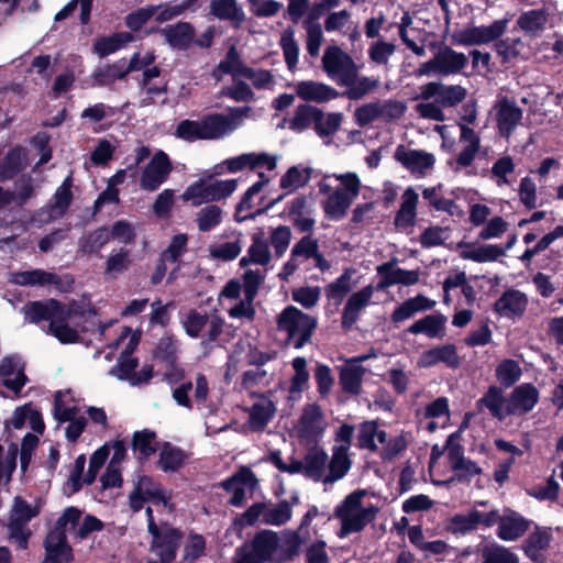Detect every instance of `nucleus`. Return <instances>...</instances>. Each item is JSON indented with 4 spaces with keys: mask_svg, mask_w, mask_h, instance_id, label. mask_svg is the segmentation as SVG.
Returning a JSON list of instances; mask_svg holds the SVG:
<instances>
[{
    "mask_svg": "<svg viewBox=\"0 0 563 563\" xmlns=\"http://www.w3.org/2000/svg\"><path fill=\"white\" fill-rule=\"evenodd\" d=\"M467 96V90L461 85H444L440 81H430L421 87V91L415 100H430L432 102H420L415 107V111L422 119L437 122L445 121L443 108H454Z\"/></svg>",
    "mask_w": 563,
    "mask_h": 563,
    "instance_id": "nucleus-1",
    "label": "nucleus"
},
{
    "mask_svg": "<svg viewBox=\"0 0 563 563\" xmlns=\"http://www.w3.org/2000/svg\"><path fill=\"white\" fill-rule=\"evenodd\" d=\"M365 496L364 489H356L335 507L334 516L341 520L339 538L342 539L351 533L363 531L376 518L379 510L376 506L371 505L366 508L362 506V499Z\"/></svg>",
    "mask_w": 563,
    "mask_h": 563,
    "instance_id": "nucleus-2",
    "label": "nucleus"
},
{
    "mask_svg": "<svg viewBox=\"0 0 563 563\" xmlns=\"http://www.w3.org/2000/svg\"><path fill=\"white\" fill-rule=\"evenodd\" d=\"M278 331L286 332V343L296 350L303 347L317 328V319L295 306H287L277 317Z\"/></svg>",
    "mask_w": 563,
    "mask_h": 563,
    "instance_id": "nucleus-3",
    "label": "nucleus"
},
{
    "mask_svg": "<svg viewBox=\"0 0 563 563\" xmlns=\"http://www.w3.org/2000/svg\"><path fill=\"white\" fill-rule=\"evenodd\" d=\"M150 534V551L158 556V560H148L146 563H173L184 539V532L168 522H162L159 528Z\"/></svg>",
    "mask_w": 563,
    "mask_h": 563,
    "instance_id": "nucleus-4",
    "label": "nucleus"
},
{
    "mask_svg": "<svg viewBox=\"0 0 563 563\" xmlns=\"http://www.w3.org/2000/svg\"><path fill=\"white\" fill-rule=\"evenodd\" d=\"M279 538L275 531L261 530L251 541V549L244 544L236 550L234 563H269L273 554L278 550Z\"/></svg>",
    "mask_w": 563,
    "mask_h": 563,
    "instance_id": "nucleus-5",
    "label": "nucleus"
},
{
    "mask_svg": "<svg viewBox=\"0 0 563 563\" xmlns=\"http://www.w3.org/2000/svg\"><path fill=\"white\" fill-rule=\"evenodd\" d=\"M236 187V179L216 180L209 184L199 179L189 185L181 197L184 201H191L192 206H199L203 202L225 199L234 192Z\"/></svg>",
    "mask_w": 563,
    "mask_h": 563,
    "instance_id": "nucleus-6",
    "label": "nucleus"
},
{
    "mask_svg": "<svg viewBox=\"0 0 563 563\" xmlns=\"http://www.w3.org/2000/svg\"><path fill=\"white\" fill-rule=\"evenodd\" d=\"M170 496V493L167 494L163 486L155 482L153 477L142 475L129 495V504L133 512H139L143 509L146 501L161 503L167 506Z\"/></svg>",
    "mask_w": 563,
    "mask_h": 563,
    "instance_id": "nucleus-7",
    "label": "nucleus"
},
{
    "mask_svg": "<svg viewBox=\"0 0 563 563\" xmlns=\"http://www.w3.org/2000/svg\"><path fill=\"white\" fill-rule=\"evenodd\" d=\"M507 20H495L490 25L471 26L455 31L452 41L464 46L483 45L498 40L507 29Z\"/></svg>",
    "mask_w": 563,
    "mask_h": 563,
    "instance_id": "nucleus-8",
    "label": "nucleus"
},
{
    "mask_svg": "<svg viewBox=\"0 0 563 563\" xmlns=\"http://www.w3.org/2000/svg\"><path fill=\"white\" fill-rule=\"evenodd\" d=\"M494 109L498 134L508 140L520 124L523 111L516 100L507 96L500 97L496 101Z\"/></svg>",
    "mask_w": 563,
    "mask_h": 563,
    "instance_id": "nucleus-9",
    "label": "nucleus"
},
{
    "mask_svg": "<svg viewBox=\"0 0 563 563\" xmlns=\"http://www.w3.org/2000/svg\"><path fill=\"white\" fill-rule=\"evenodd\" d=\"M173 169L168 155L158 151L153 155L146 167L144 168L140 187L146 191H155L167 179Z\"/></svg>",
    "mask_w": 563,
    "mask_h": 563,
    "instance_id": "nucleus-10",
    "label": "nucleus"
},
{
    "mask_svg": "<svg viewBox=\"0 0 563 563\" xmlns=\"http://www.w3.org/2000/svg\"><path fill=\"white\" fill-rule=\"evenodd\" d=\"M0 379L2 385L19 395L29 382L25 375V363L18 354L7 355L0 362Z\"/></svg>",
    "mask_w": 563,
    "mask_h": 563,
    "instance_id": "nucleus-11",
    "label": "nucleus"
},
{
    "mask_svg": "<svg viewBox=\"0 0 563 563\" xmlns=\"http://www.w3.org/2000/svg\"><path fill=\"white\" fill-rule=\"evenodd\" d=\"M67 306L62 301L51 298L46 300L30 301L23 307L25 320L30 323L48 321L56 323L62 321V313Z\"/></svg>",
    "mask_w": 563,
    "mask_h": 563,
    "instance_id": "nucleus-12",
    "label": "nucleus"
},
{
    "mask_svg": "<svg viewBox=\"0 0 563 563\" xmlns=\"http://www.w3.org/2000/svg\"><path fill=\"white\" fill-rule=\"evenodd\" d=\"M323 412L318 404L305 406L298 420L297 435L300 442H316L322 435L324 427L321 426Z\"/></svg>",
    "mask_w": 563,
    "mask_h": 563,
    "instance_id": "nucleus-13",
    "label": "nucleus"
},
{
    "mask_svg": "<svg viewBox=\"0 0 563 563\" xmlns=\"http://www.w3.org/2000/svg\"><path fill=\"white\" fill-rule=\"evenodd\" d=\"M373 294L374 287L367 285L349 297L341 316V328L345 332L357 322L361 312L369 305Z\"/></svg>",
    "mask_w": 563,
    "mask_h": 563,
    "instance_id": "nucleus-14",
    "label": "nucleus"
},
{
    "mask_svg": "<svg viewBox=\"0 0 563 563\" xmlns=\"http://www.w3.org/2000/svg\"><path fill=\"white\" fill-rule=\"evenodd\" d=\"M529 300L525 292L518 289H507L494 302L493 310L500 317L516 319L523 316Z\"/></svg>",
    "mask_w": 563,
    "mask_h": 563,
    "instance_id": "nucleus-15",
    "label": "nucleus"
},
{
    "mask_svg": "<svg viewBox=\"0 0 563 563\" xmlns=\"http://www.w3.org/2000/svg\"><path fill=\"white\" fill-rule=\"evenodd\" d=\"M136 68L134 60L126 62L125 58H120L112 64L97 67L91 78L95 86L106 87L124 79L130 73L136 71Z\"/></svg>",
    "mask_w": 563,
    "mask_h": 563,
    "instance_id": "nucleus-16",
    "label": "nucleus"
},
{
    "mask_svg": "<svg viewBox=\"0 0 563 563\" xmlns=\"http://www.w3.org/2000/svg\"><path fill=\"white\" fill-rule=\"evenodd\" d=\"M531 520L525 518L516 510L507 509V514L500 515L497 528V537L503 541H515L526 534L531 526Z\"/></svg>",
    "mask_w": 563,
    "mask_h": 563,
    "instance_id": "nucleus-17",
    "label": "nucleus"
},
{
    "mask_svg": "<svg viewBox=\"0 0 563 563\" xmlns=\"http://www.w3.org/2000/svg\"><path fill=\"white\" fill-rule=\"evenodd\" d=\"M539 391L531 383H526L517 386L510 394L508 404L506 406V413H528L538 404Z\"/></svg>",
    "mask_w": 563,
    "mask_h": 563,
    "instance_id": "nucleus-18",
    "label": "nucleus"
},
{
    "mask_svg": "<svg viewBox=\"0 0 563 563\" xmlns=\"http://www.w3.org/2000/svg\"><path fill=\"white\" fill-rule=\"evenodd\" d=\"M439 363H443L446 367L452 369L461 365V358L454 344L446 343L431 347L422 352L419 358V366L421 367H433Z\"/></svg>",
    "mask_w": 563,
    "mask_h": 563,
    "instance_id": "nucleus-19",
    "label": "nucleus"
},
{
    "mask_svg": "<svg viewBox=\"0 0 563 563\" xmlns=\"http://www.w3.org/2000/svg\"><path fill=\"white\" fill-rule=\"evenodd\" d=\"M395 159L412 174L420 175H424V172L431 169L435 163L433 154L420 150L406 151L404 145L397 147Z\"/></svg>",
    "mask_w": 563,
    "mask_h": 563,
    "instance_id": "nucleus-20",
    "label": "nucleus"
},
{
    "mask_svg": "<svg viewBox=\"0 0 563 563\" xmlns=\"http://www.w3.org/2000/svg\"><path fill=\"white\" fill-rule=\"evenodd\" d=\"M45 556L42 563H71L74 561V550L68 542L67 537L46 534L43 541Z\"/></svg>",
    "mask_w": 563,
    "mask_h": 563,
    "instance_id": "nucleus-21",
    "label": "nucleus"
},
{
    "mask_svg": "<svg viewBox=\"0 0 563 563\" xmlns=\"http://www.w3.org/2000/svg\"><path fill=\"white\" fill-rule=\"evenodd\" d=\"M9 283L18 286L44 287L53 285L59 289L62 286V278L55 273H51L42 268H34L30 271H19L11 273Z\"/></svg>",
    "mask_w": 563,
    "mask_h": 563,
    "instance_id": "nucleus-22",
    "label": "nucleus"
},
{
    "mask_svg": "<svg viewBox=\"0 0 563 563\" xmlns=\"http://www.w3.org/2000/svg\"><path fill=\"white\" fill-rule=\"evenodd\" d=\"M295 89L296 95L306 102L324 103L340 97V91L320 81H299Z\"/></svg>",
    "mask_w": 563,
    "mask_h": 563,
    "instance_id": "nucleus-23",
    "label": "nucleus"
},
{
    "mask_svg": "<svg viewBox=\"0 0 563 563\" xmlns=\"http://www.w3.org/2000/svg\"><path fill=\"white\" fill-rule=\"evenodd\" d=\"M159 446L161 443L154 430L143 429L135 431L132 435L131 449L141 465L145 464Z\"/></svg>",
    "mask_w": 563,
    "mask_h": 563,
    "instance_id": "nucleus-24",
    "label": "nucleus"
},
{
    "mask_svg": "<svg viewBox=\"0 0 563 563\" xmlns=\"http://www.w3.org/2000/svg\"><path fill=\"white\" fill-rule=\"evenodd\" d=\"M551 540V532L537 526L522 544L525 555L533 563H545L547 558L543 552L550 547Z\"/></svg>",
    "mask_w": 563,
    "mask_h": 563,
    "instance_id": "nucleus-25",
    "label": "nucleus"
},
{
    "mask_svg": "<svg viewBox=\"0 0 563 563\" xmlns=\"http://www.w3.org/2000/svg\"><path fill=\"white\" fill-rule=\"evenodd\" d=\"M203 140H218L232 132L236 126L232 118L222 113H208L200 119Z\"/></svg>",
    "mask_w": 563,
    "mask_h": 563,
    "instance_id": "nucleus-26",
    "label": "nucleus"
},
{
    "mask_svg": "<svg viewBox=\"0 0 563 563\" xmlns=\"http://www.w3.org/2000/svg\"><path fill=\"white\" fill-rule=\"evenodd\" d=\"M210 14L221 21H230L234 29H240L245 21V13L236 0H211Z\"/></svg>",
    "mask_w": 563,
    "mask_h": 563,
    "instance_id": "nucleus-27",
    "label": "nucleus"
},
{
    "mask_svg": "<svg viewBox=\"0 0 563 563\" xmlns=\"http://www.w3.org/2000/svg\"><path fill=\"white\" fill-rule=\"evenodd\" d=\"M158 450L159 455L156 466L165 473L178 472L188 459L187 453L181 448L167 441H164Z\"/></svg>",
    "mask_w": 563,
    "mask_h": 563,
    "instance_id": "nucleus-28",
    "label": "nucleus"
},
{
    "mask_svg": "<svg viewBox=\"0 0 563 563\" xmlns=\"http://www.w3.org/2000/svg\"><path fill=\"white\" fill-rule=\"evenodd\" d=\"M418 200V194L413 188L409 187L404 191L402 202L394 219L396 228L407 229L415 225Z\"/></svg>",
    "mask_w": 563,
    "mask_h": 563,
    "instance_id": "nucleus-29",
    "label": "nucleus"
},
{
    "mask_svg": "<svg viewBox=\"0 0 563 563\" xmlns=\"http://www.w3.org/2000/svg\"><path fill=\"white\" fill-rule=\"evenodd\" d=\"M549 12L544 9H532L522 12L517 19V26L530 36H537L545 30Z\"/></svg>",
    "mask_w": 563,
    "mask_h": 563,
    "instance_id": "nucleus-30",
    "label": "nucleus"
},
{
    "mask_svg": "<svg viewBox=\"0 0 563 563\" xmlns=\"http://www.w3.org/2000/svg\"><path fill=\"white\" fill-rule=\"evenodd\" d=\"M446 317L442 313L428 314L412 323L407 331L411 334L424 333L429 338H443Z\"/></svg>",
    "mask_w": 563,
    "mask_h": 563,
    "instance_id": "nucleus-31",
    "label": "nucleus"
},
{
    "mask_svg": "<svg viewBox=\"0 0 563 563\" xmlns=\"http://www.w3.org/2000/svg\"><path fill=\"white\" fill-rule=\"evenodd\" d=\"M347 452L346 445L333 448L332 457L328 466L329 472L323 478L324 484L334 483L346 475L352 465Z\"/></svg>",
    "mask_w": 563,
    "mask_h": 563,
    "instance_id": "nucleus-32",
    "label": "nucleus"
},
{
    "mask_svg": "<svg viewBox=\"0 0 563 563\" xmlns=\"http://www.w3.org/2000/svg\"><path fill=\"white\" fill-rule=\"evenodd\" d=\"M322 115V110L309 103H300L295 110V114L289 121L288 128L294 132H303L311 126H316V122Z\"/></svg>",
    "mask_w": 563,
    "mask_h": 563,
    "instance_id": "nucleus-33",
    "label": "nucleus"
},
{
    "mask_svg": "<svg viewBox=\"0 0 563 563\" xmlns=\"http://www.w3.org/2000/svg\"><path fill=\"white\" fill-rule=\"evenodd\" d=\"M505 397L503 390L498 386H489L486 393L476 401V408L482 411L483 408H487L490 415L497 420H504L508 413L506 408L504 409Z\"/></svg>",
    "mask_w": 563,
    "mask_h": 563,
    "instance_id": "nucleus-34",
    "label": "nucleus"
},
{
    "mask_svg": "<svg viewBox=\"0 0 563 563\" xmlns=\"http://www.w3.org/2000/svg\"><path fill=\"white\" fill-rule=\"evenodd\" d=\"M366 368L362 365L350 364L340 369L339 383L344 393L358 396L362 391L363 377Z\"/></svg>",
    "mask_w": 563,
    "mask_h": 563,
    "instance_id": "nucleus-35",
    "label": "nucleus"
},
{
    "mask_svg": "<svg viewBox=\"0 0 563 563\" xmlns=\"http://www.w3.org/2000/svg\"><path fill=\"white\" fill-rule=\"evenodd\" d=\"M439 65V74L448 76L459 74L467 64V57L464 53H457L449 46L440 49L435 54Z\"/></svg>",
    "mask_w": 563,
    "mask_h": 563,
    "instance_id": "nucleus-36",
    "label": "nucleus"
},
{
    "mask_svg": "<svg viewBox=\"0 0 563 563\" xmlns=\"http://www.w3.org/2000/svg\"><path fill=\"white\" fill-rule=\"evenodd\" d=\"M73 178L67 176L62 185L56 189L47 209L53 218H62L69 209L73 202Z\"/></svg>",
    "mask_w": 563,
    "mask_h": 563,
    "instance_id": "nucleus-37",
    "label": "nucleus"
},
{
    "mask_svg": "<svg viewBox=\"0 0 563 563\" xmlns=\"http://www.w3.org/2000/svg\"><path fill=\"white\" fill-rule=\"evenodd\" d=\"M328 454L321 448L313 446L303 457L305 476L313 482L323 481Z\"/></svg>",
    "mask_w": 563,
    "mask_h": 563,
    "instance_id": "nucleus-38",
    "label": "nucleus"
},
{
    "mask_svg": "<svg viewBox=\"0 0 563 563\" xmlns=\"http://www.w3.org/2000/svg\"><path fill=\"white\" fill-rule=\"evenodd\" d=\"M167 43L178 49H187L194 40L195 29L189 22H178L164 29Z\"/></svg>",
    "mask_w": 563,
    "mask_h": 563,
    "instance_id": "nucleus-39",
    "label": "nucleus"
},
{
    "mask_svg": "<svg viewBox=\"0 0 563 563\" xmlns=\"http://www.w3.org/2000/svg\"><path fill=\"white\" fill-rule=\"evenodd\" d=\"M24 148L14 146L8 151L0 164V181L11 180L24 168Z\"/></svg>",
    "mask_w": 563,
    "mask_h": 563,
    "instance_id": "nucleus-40",
    "label": "nucleus"
},
{
    "mask_svg": "<svg viewBox=\"0 0 563 563\" xmlns=\"http://www.w3.org/2000/svg\"><path fill=\"white\" fill-rule=\"evenodd\" d=\"M354 199L341 188H336L329 195L324 202V213L329 219L340 220L345 217L347 209Z\"/></svg>",
    "mask_w": 563,
    "mask_h": 563,
    "instance_id": "nucleus-41",
    "label": "nucleus"
},
{
    "mask_svg": "<svg viewBox=\"0 0 563 563\" xmlns=\"http://www.w3.org/2000/svg\"><path fill=\"white\" fill-rule=\"evenodd\" d=\"M73 316V310L66 307L62 313V321L48 323V333L55 336L63 344H74L79 342L80 335L76 329L68 324V320Z\"/></svg>",
    "mask_w": 563,
    "mask_h": 563,
    "instance_id": "nucleus-42",
    "label": "nucleus"
},
{
    "mask_svg": "<svg viewBox=\"0 0 563 563\" xmlns=\"http://www.w3.org/2000/svg\"><path fill=\"white\" fill-rule=\"evenodd\" d=\"M217 69L225 75L252 77L253 68L243 64L235 45L229 47L225 58L218 64Z\"/></svg>",
    "mask_w": 563,
    "mask_h": 563,
    "instance_id": "nucleus-43",
    "label": "nucleus"
},
{
    "mask_svg": "<svg viewBox=\"0 0 563 563\" xmlns=\"http://www.w3.org/2000/svg\"><path fill=\"white\" fill-rule=\"evenodd\" d=\"M132 40L133 35L129 32H118L110 36H102L95 41L93 52L100 57H106L115 53Z\"/></svg>",
    "mask_w": 563,
    "mask_h": 563,
    "instance_id": "nucleus-44",
    "label": "nucleus"
},
{
    "mask_svg": "<svg viewBox=\"0 0 563 563\" xmlns=\"http://www.w3.org/2000/svg\"><path fill=\"white\" fill-rule=\"evenodd\" d=\"M353 65V58L343 52L339 46H329L322 57V66L324 71L334 77L346 65Z\"/></svg>",
    "mask_w": 563,
    "mask_h": 563,
    "instance_id": "nucleus-45",
    "label": "nucleus"
},
{
    "mask_svg": "<svg viewBox=\"0 0 563 563\" xmlns=\"http://www.w3.org/2000/svg\"><path fill=\"white\" fill-rule=\"evenodd\" d=\"M353 268H345L344 272L332 283H330L324 291L329 300H332L335 306H339L344 297L351 291Z\"/></svg>",
    "mask_w": 563,
    "mask_h": 563,
    "instance_id": "nucleus-46",
    "label": "nucleus"
},
{
    "mask_svg": "<svg viewBox=\"0 0 563 563\" xmlns=\"http://www.w3.org/2000/svg\"><path fill=\"white\" fill-rule=\"evenodd\" d=\"M258 485V479L256 478L254 472L247 466H241L236 473L232 476L228 477L223 482H221L220 486L227 493H234V489H239V487L246 486L251 490H254Z\"/></svg>",
    "mask_w": 563,
    "mask_h": 563,
    "instance_id": "nucleus-47",
    "label": "nucleus"
},
{
    "mask_svg": "<svg viewBox=\"0 0 563 563\" xmlns=\"http://www.w3.org/2000/svg\"><path fill=\"white\" fill-rule=\"evenodd\" d=\"M311 174L312 168L310 167L300 169L298 166H291L282 176L279 186L282 189L292 192L298 188L305 187L309 183Z\"/></svg>",
    "mask_w": 563,
    "mask_h": 563,
    "instance_id": "nucleus-48",
    "label": "nucleus"
},
{
    "mask_svg": "<svg viewBox=\"0 0 563 563\" xmlns=\"http://www.w3.org/2000/svg\"><path fill=\"white\" fill-rule=\"evenodd\" d=\"M153 357L162 363H165L167 368H174L178 356H177V344L173 336H162L154 351Z\"/></svg>",
    "mask_w": 563,
    "mask_h": 563,
    "instance_id": "nucleus-49",
    "label": "nucleus"
},
{
    "mask_svg": "<svg viewBox=\"0 0 563 563\" xmlns=\"http://www.w3.org/2000/svg\"><path fill=\"white\" fill-rule=\"evenodd\" d=\"M495 375L504 388H509L520 379L522 371L517 361L506 358L497 365Z\"/></svg>",
    "mask_w": 563,
    "mask_h": 563,
    "instance_id": "nucleus-50",
    "label": "nucleus"
},
{
    "mask_svg": "<svg viewBox=\"0 0 563 563\" xmlns=\"http://www.w3.org/2000/svg\"><path fill=\"white\" fill-rule=\"evenodd\" d=\"M247 253L253 264L265 266L271 260L269 244L264 239V232L261 230L252 235V244L250 245Z\"/></svg>",
    "mask_w": 563,
    "mask_h": 563,
    "instance_id": "nucleus-51",
    "label": "nucleus"
},
{
    "mask_svg": "<svg viewBox=\"0 0 563 563\" xmlns=\"http://www.w3.org/2000/svg\"><path fill=\"white\" fill-rule=\"evenodd\" d=\"M482 563H519V556L510 549L494 543L482 550Z\"/></svg>",
    "mask_w": 563,
    "mask_h": 563,
    "instance_id": "nucleus-52",
    "label": "nucleus"
},
{
    "mask_svg": "<svg viewBox=\"0 0 563 563\" xmlns=\"http://www.w3.org/2000/svg\"><path fill=\"white\" fill-rule=\"evenodd\" d=\"M275 406L269 400L266 405L255 402L251 407L249 422L254 431L263 430L275 415Z\"/></svg>",
    "mask_w": 563,
    "mask_h": 563,
    "instance_id": "nucleus-53",
    "label": "nucleus"
},
{
    "mask_svg": "<svg viewBox=\"0 0 563 563\" xmlns=\"http://www.w3.org/2000/svg\"><path fill=\"white\" fill-rule=\"evenodd\" d=\"M461 256L476 263L495 262L504 256V250L497 244L481 245L471 251H463Z\"/></svg>",
    "mask_w": 563,
    "mask_h": 563,
    "instance_id": "nucleus-54",
    "label": "nucleus"
},
{
    "mask_svg": "<svg viewBox=\"0 0 563 563\" xmlns=\"http://www.w3.org/2000/svg\"><path fill=\"white\" fill-rule=\"evenodd\" d=\"M111 240L109 229L100 227L80 239V249L84 253H98Z\"/></svg>",
    "mask_w": 563,
    "mask_h": 563,
    "instance_id": "nucleus-55",
    "label": "nucleus"
},
{
    "mask_svg": "<svg viewBox=\"0 0 563 563\" xmlns=\"http://www.w3.org/2000/svg\"><path fill=\"white\" fill-rule=\"evenodd\" d=\"M396 260L385 262L377 266L376 272L379 276L375 289L378 291L385 290L394 285L400 284V267H395Z\"/></svg>",
    "mask_w": 563,
    "mask_h": 563,
    "instance_id": "nucleus-56",
    "label": "nucleus"
},
{
    "mask_svg": "<svg viewBox=\"0 0 563 563\" xmlns=\"http://www.w3.org/2000/svg\"><path fill=\"white\" fill-rule=\"evenodd\" d=\"M139 366V358L133 356L119 355L117 364L111 367L110 375L115 376L120 380H126L132 385L136 368Z\"/></svg>",
    "mask_w": 563,
    "mask_h": 563,
    "instance_id": "nucleus-57",
    "label": "nucleus"
},
{
    "mask_svg": "<svg viewBox=\"0 0 563 563\" xmlns=\"http://www.w3.org/2000/svg\"><path fill=\"white\" fill-rule=\"evenodd\" d=\"M162 5H147L129 13L125 19V26L132 32L140 31L161 9Z\"/></svg>",
    "mask_w": 563,
    "mask_h": 563,
    "instance_id": "nucleus-58",
    "label": "nucleus"
},
{
    "mask_svg": "<svg viewBox=\"0 0 563 563\" xmlns=\"http://www.w3.org/2000/svg\"><path fill=\"white\" fill-rule=\"evenodd\" d=\"M222 222V210L216 205L202 208L197 214L198 229L209 232Z\"/></svg>",
    "mask_w": 563,
    "mask_h": 563,
    "instance_id": "nucleus-59",
    "label": "nucleus"
},
{
    "mask_svg": "<svg viewBox=\"0 0 563 563\" xmlns=\"http://www.w3.org/2000/svg\"><path fill=\"white\" fill-rule=\"evenodd\" d=\"M188 236L185 233L175 234L168 246L159 254L163 261L177 263L187 252Z\"/></svg>",
    "mask_w": 563,
    "mask_h": 563,
    "instance_id": "nucleus-60",
    "label": "nucleus"
},
{
    "mask_svg": "<svg viewBox=\"0 0 563 563\" xmlns=\"http://www.w3.org/2000/svg\"><path fill=\"white\" fill-rule=\"evenodd\" d=\"M292 510L287 500H282L273 508L264 510L263 522L271 526H283L290 520Z\"/></svg>",
    "mask_w": 563,
    "mask_h": 563,
    "instance_id": "nucleus-61",
    "label": "nucleus"
},
{
    "mask_svg": "<svg viewBox=\"0 0 563 563\" xmlns=\"http://www.w3.org/2000/svg\"><path fill=\"white\" fill-rule=\"evenodd\" d=\"M131 266L130 253L126 249H120L115 254H111L106 262L104 273L113 278L126 272Z\"/></svg>",
    "mask_w": 563,
    "mask_h": 563,
    "instance_id": "nucleus-62",
    "label": "nucleus"
},
{
    "mask_svg": "<svg viewBox=\"0 0 563 563\" xmlns=\"http://www.w3.org/2000/svg\"><path fill=\"white\" fill-rule=\"evenodd\" d=\"M343 114L341 112H330L322 115L316 122L314 131L320 137H325L335 134L341 126Z\"/></svg>",
    "mask_w": 563,
    "mask_h": 563,
    "instance_id": "nucleus-63",
    "label": "nucleus"
},
{
    "mask_svg": "<svg viewBox=\"0 0 563 563\" xmlns=\"http://www.w3.org/2000/svg\"><path fill=\"white\" fill-rule=\"evenodd\" d=\"M301 543L302 541L298 532L291 531L285 534L282 543L278 547L280 552L277 562L282 563L294 560V558L299 554Z\"/></svg>",
    "mask_w": 563,
    "mask_h": 563,
    "instance_id": "nucleus-64",
    "label": "nucleus"
}]
</instances>
